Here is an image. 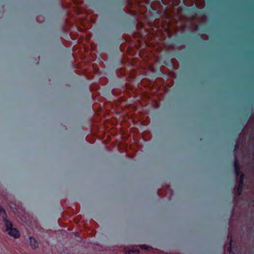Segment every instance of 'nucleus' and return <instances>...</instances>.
Instances as JSON below:
<instances>
[{"label": "nucleus", "mask_w": 254, "mask_h": 254, "mask_svg": "<svg viewBox=\"0 0 254 254\" xmlns=\"http://www.w3.org/2000/svg\"><path fill=\"white\" fill-rule=\"evenodd\" d=\"M158 194L160 196L166 197L169 200H171L173 195V191L169 185H165L158 190Z\"/></svg>", "instance_id": "f257e3e1"}, {"label": "nucleus", "mask_w": 254, "mask_h": 254, "mask_svg": "<svg viewBox=\"0 0 254 254\" xmlns=\"http://www.w3.org/2000/svg\"><path fill=\"white\" fill-rule=\"evenodd\" d=\"M160 16V14L158 12H155L154 13V17H159Z\"/></svg>", "instance_id": "6e6552de"}, {"label": "nucleus", "mask_w": 254, "mask_h": 254, "mask_svg": "<svg viewBox=\"0 0 254 254\" xmlns=\"http://www.w3.org/2000/svg\"><path fill=\"white\" fill-rule=\"evenodd\" d=\"M8 234L15 238H18L20 236L19 231L15 228H11L8 231Z\"/></svg>", "instance_id": "7ed1b4c3"}, {"label": "nucleus", "mask_w": 254, "mask_h": 254, "mask_svg": "<svg viewBox=\"0 0 254 254\" xmlns=\"http://www.w3.org/2000/svg\"><path fill=\"white\" fill-rule=\"evenodd\" d=\"M1 213H3L4 215H6L5 211L4 210V209L1 207H0V214Z\"/></svg>", "instance_id": "1a4fd4ad"}, {"label": "nucleus", "mask_w": 254, "mask_h": 254, "mask_svg": "<svg viewBox=\"0 0 254 254\" xmlns=\"http://www.w3.org/2000/svg\"><path fill=\"white\" fill-rule=\"evenodd\" d=\"M184 37L183 36H180L178 38V41L180 43H182V40L184 39Z\"/></svg>", "instance_id": "9d476101"}, {"label": "nucleus", "mask_w": 254, "mask_h": 254, "mask_svg": "<svg viewBox=\"0 0 254 254\" xmlns=\"http://www.w3.org/2000/svg\"><path fill=\"white\" fill-rule=\"evenodd\" d=\"M6 226V230L8 231L10 229L12 228V224L7 220H5Z\"/></svg>", "instance_id": "423d86ee"}, {"label": "nucleus", "mask_w": 254, "mask_h": 254, "mask_svg": "<svg viewBox=\"0 0 254 254\" xmlns=\"http://www.w3.org/2000/svg\"><path fill=\"white\" fill-rule=\"evenodd\" d=\"M183 8L185 12L187 13H195L198 11L197 8L195 6H193L191 7L184 6Z\"/></svg>", "instance_id": "f03ea898"}, {"label": "nucleus", "mask_w": 254, "mask_h": 254, "mask_svg": "<svg viewBox=\"0 0 254 254\" xmlns=\"http://www.w3.org/2000/svg\"><path fill=\"white\" fill-rule=\"evenodd\" d=\"M126 254H139V251L138 249H132L126 252Z\"/></svg>", "instance_id": "39448f33"}, {"label": "nucleus", "mask_w": 254, "mask_h": 254, "mask_svg": "<svg viewBox=\"0 0 254 254\" xmlns=\"http://www.w3.org/2000/svg\"><path fill=\"white\" fill-rule=\"evenodd\" d=\"M139 247L141 249H143V250H148L149 248V247L148 246L145 245H140Z\"/></svg>", "instance_id": "0eeeda50"}, {"label": "nucleus", "mask_w": 254, "mask_h": 254, "mask_svg": "<svg viewBox=\"0 0 254 254\" xmlns=\"http://www.w3.org/2000/svg\"><path fill=\"white\" fill-rule=\"evenodd\" d=\"M234 111L238 112V111H241L240 110H235Z\"/></svg>", "instance_id": "f8f14e48"}, {"label": "nucleus", "mask_w": 254, "mask_h": 254, "mask_svg": "<svg viewBox=\"0 0 254 254\" xmlns=\"http://www.w3.org/2000/svg\"><path fill=\"white\" fill-rule=\"evenodd\" d=\"M30 245L33 248L35 249L38 247V243H37L36 241L34 238L30 237Z\"/></svg>", "instance_id": "20e7f679"}, {"label": "nucleus", "mask_w": 254, "mask_h": 254, "mask_svg": "<svg viewBox=\"0 0 254 254\" xmlns=\"http://www.w3.org/2000/svg\"><path fill=\"white\" fill-rule=\"evenodd\" d=\"M127 3H129L130 2V0H127Z\"/></svg>", "instance_id": "9b49d317"}]
</instances>
